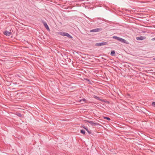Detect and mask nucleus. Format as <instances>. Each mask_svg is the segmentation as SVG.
<instances>
[{"instance_id": "1", "label": "nucleus", "mask_w": 155, "mask_h": 155, "mask_svg": "<svg viewBox=\"0 0 155 155\" xmlns=\"http://www.w3.org/2000/svg\"><path fill=\"white\" fill-rule=\"evenodd\" d=\"M85 121L90 123L92 126L99 125H100V124L98 123H96L95 122H93L92 121L86 120Z\"/></svg>"}, {"instance_id": "2", "label": "nucleus", "mask_w": 155, "mask_h": 155, "mask_svg": "<svg viewBox=\"0 0 155 155\" xmlns=\"http://www.w3.org/2000/svg\"><path fill=\"white\" fill-rule=\"evenodd\" d=\"M118 41H120L126 44H128L129 42L128 41H127L126 40L123 39L121 38L120 37H118L117 39Z\"/></svg>"}, {"instance_id": "3", "label": "nucleus", "mask_w": 155, "mask_h": 155, "mask_svg": "<svg viewBox=\"0 0 155 155\" xmlns=\"http://www.w3.org/2000/svg\"><path fill=\"white\" fill-rule=\"evenodd\" d=\"M41 23L44 25L45 27L46 28L48 31L50 30L49 28L48 25L47 24V23L45 22L44 20H41Z\"/></svg>"}, {"instance_id": "4", "label": "nucleus", "mask_w": 155, "mask_h": 155, "mask_svg": "<svg viewBox=\"0 0 155 155\" xmlns=\"http://www.w3.org/2000/svg\"><path fill=\"white\" fill-rule=\"evenodd\" d=\"M102 30L101 28H97L90 31L91 32H96L101 31Z\"/></svg>"}, {"instance_id": "5", "label": "nucleus", "mask_w": 155, "mask_h": 155, "mask_svg": "<svg viewBox=\"0 0 155 155\" xmlns=\"http://www.w3.org/2000/svg\"><path fill=\"white\" fill-rule=\"evenodd\" d=\"M107 44V42H104L97 43L96 44V45L97 46H101L102 45H104Z\"/></svg>"}, {"instance_id": "6", "label": "nucleus", "mask_w": 155, "mask_h": 155, "mask_svg": "<svg viewBox=\"0 0 155 155\" xmlns=\"http://www.w3.org/2000/svg\"><path fill=\"white\" fill-rule=\"evenodd\" d=\"M11 34L12 33L11 32L8 31H5L4 32V34L8 36H10Z\"/></svg>"}, {"instance_id": "7", "label": "nucleus", "mask_w": 155, "mask_h": 155, "mask_svg": "<svg viewBox=\"0 0 155 155\" xmlns=\"http://www.w3.org/2000/svg\"><path fill=\"white\" fill-rule=\"evenodd\" d=\"M145 38L143 36L137 37L136 39L137 40H141L144 39Z\"/></svg>"}, {"instance_id": "8", "label": "nucleus", "mask_w": 155, "mask_h": 155, "mask_svg": "<svg viewBox=\"0 0 155 155\" xmlns=\"http://www.w3.org/2000/svg\"><path fill=\"white\" fill-rule=\"evenodd\" d=\"M83 128H84L86 130L87 132L89 134H91V132L89 131L88 129V128L87 127H85L84 126L83 127Z\"/></svg>"}, {"instance_id": "9", "label": "nucleus", "mask_w": 155, "mask_h": 155, "mask_svg": "<svg viewBox=\"0 0 155 155\" xmlns=\"http://www.w3.org/2000/svg\"><path fill=\"white\" fill-rule=\"evenodd\" d=\"M115 51H111L110 53V55L111 56H114L115 55Z\"/></svg>"}, {"instance_id": "10", "label": "nucleus", "mask_w": 155, "mask_h": 155, "mask_svg": "<svg viewBox=\"0 0 155 155\" xmlns=\"http://www.w3.org/2000/svg\"><path fill=\"white\" fill-rule=\"evenodd\" d=\"M15 77L16 79H19L18 78H21V76H19L18 74H17L15 76Z\"/></svg>"}, {"instance_id": "11", "label": "nucleus", "mask_w": 155, "mask_h": 155, "mask_svg": "<svg viewBox=\"0 0 155 155\" xmlns=\"http://www.w3.org/2000/svg\"><path fill=\"white\" fill-rule=\"evenodd\" d=\"M81 132L83 134H85V131L84 130H81Z\"/></svg>"}, {"instance_id": "12", "label": "nucleus", "mask_w": 155, "mask_h": 155, "mask_svg": "<svg viewBox=\"0 0 155 155\" xmlns=\"http://www.w3.org/2000/svg\"><path fill=\"white\" fill-rule=\"evenodd\" d=\"M66 36L67 37H68L69 38H72V37L69 34H68Z\"/></svg>"}, {"instance_id": "13", "label": "nucleus", "mask_w": 155, "mask_h": 155, "mask_svg": "<svg viewBox=\"0 0 155 155\" xmlns=\"http://www.w3.org/2000/svg\"><path fill=\"white\" fill-rule=\"evenodd\" d=\"M65 32H60V34L62 36H65Z\"/></svg>"}, {"instance_id": "14", "label": "nucleus", "mask_w": 155, "mask_h": 155, "mask_svg": "<svg viewBox=\"0 0 155 155\" xmlns=\"http://www.w3.org/2000/svg\"><path fill=\"white\" fill-rule=\"evenodd\" d=\"M17 116L19 117H21V114L20 113H18L16 114Z\"/></svg>"}, {"instance_id": "15", "label": "nucleus", "mask_w": 155, "mask_h": 155, "mask_svg": "<svg viewBox=\"0 0 155 155\" xmlns=\"http://www.w3.org/2000/svg\"><path fill=\"white\" fill-rule=\"evenodd\" d=\"M104 118L108 120H110V118L107 117H104Z\"/></svg>"}, {"instance_id": "16", "label": "nucleus", "mask_w": 155, "mask_h": 155, "mask_svg": "<svg viewBox=\"0 0 155 155\" xmlns=\"http://www.w3.org/2000/svg\"><path fill=\"white\" fill-rule=\"evenodd\" d=\"M152 105L155 107V102H153L152 103Z\"/></svg>"}, {"instance_id": "17", "label": "nucleus", "mask_w": 155, "mask_h": 155, "mask_svg": "<svg viewBox=\"0 0 155 155\" xmlns=\"http://www.w3.org/2000/svg\"><path fill=\"white\" fill-rule=\"evenodd\" d=\"M118 37L117 36H114L112 38L113 39H116L117 40Z\"/></svg>"}, {"instance_id": "18", "label": "nucleus", "mask_w": 155, "mask_h": 155, "mask_svg": "<svg viewBox=\"0 0 155 155\" xmlns=\"http://www.w3.org/2000/svg\"><path fill=\"white\" fill-rule=\"evenodd\" d=\"M13 84H19L20 83H18V82H14L13 83Z\"/></svg>"}, {"instance_id": "19", "label": "nucleus", "mask_w": 155, "mask_h": 155, "mask_svg": "<svg viewBox=\"0 0 155 155\" xmlns=\"http://www.w3.org/2000/svg\"><path fill=\"white\" fill-rule=\"evenodd\" d=\"M86 100L84 98V99H83L82 100H80V101H83L84 102H85V101H86Z\"/></svg>"}, {"instance_id": "20", "label": "nucleus", "mask_w": 155, "mask_h": 155, "mask_svg": "<svg viewBox=\"0 0 155 155\" xmlns=\"http://www.w3.org/2000/svg\"><path fill=\"white\" fill-rule=\"evenodd\" d=\"M68 34V33L65 32L64 36H66Z\"/></svg>"}, {"instance_id": "21", "label": "nucleus", "mask_w": 155, "mask_h": 155, "mask_svg": "<svg viewBox=\"0 0 155 155\" xmlns=\"http://www.w3.org/2000/svg\"><path fill=\"white\" fill-rule=\"evenodd\" d=\"M152 40H155V37L153 38L152 39Z\"/></svg>"}, {"instance_id": "22", "label": "nucleus", "mask_w": 155, "mask_h": 155, "mask_svg": "<svg viewBox=\"0 0 155 155\" xmlns=\"http://www.w3.org/2000/svg\"><path fill=\"white\" fill-rule=\"evenodd\" d=\"M19 79L21 81H22V80H21L20 79Z\"/></svg>"}, {"instance_id": "23", "label": "nucleus", "mask_w": 155, "mask_h": 155, "mask_svg": "<svg viewBox=\"0 0 155 155\" xmlns=\"http://www.w3.org/2000/svg\"><path fill=\"white\" fill-rule=\"evenodd\" d=\"M154 59H155V58H154Z\"/></svg>"}]
</instances>
